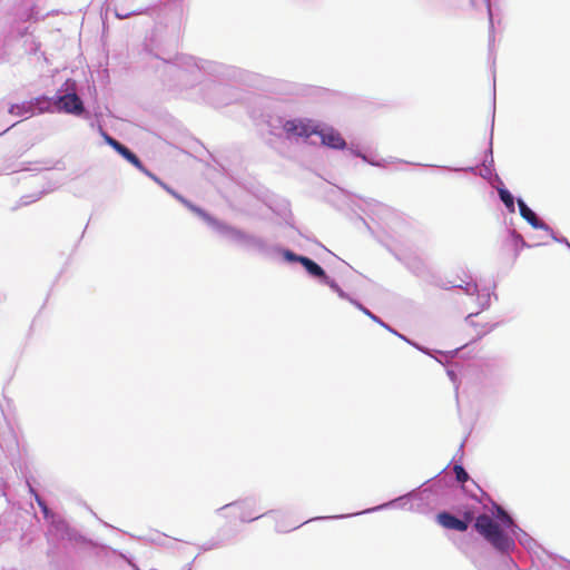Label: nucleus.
Masks as SVG:
<instances>
[{
    "label": "nucleus",
    "mask_w": 570,
    "mask_h": 570,
    "mask_svg": "<svg viewBox=\"0 0 570 570\" xmlns=\"http://www.w3.org/2000/svg\"><path fill=\"white\" fill-rule=\"evenodd\" d=\"M31 110V107H26L24 105H12L9 109L10 114L16 116H21L26 112H29Z\"/></svg>",
    "instance_id": "ddd939ff"
},
{
    "label": "nucleus",
    "mask_w": 570,
    "mask_h": 570,
    "mask_svg": "<svg viewBox=\"0 0 570 570\" xmlns=\"http://www.w3.org/2000/svg\"><path fill=\"white\" fill-rule=\"evenodd\" d=\"M316 135L321 137L322 144L333 149H344L346 142L341 134L333 128L317 129Z\"/></svg>",
    "instance_id": "20e7f679"
},
{
    "label": "nucleus",
    "mask_w": 570,
    "mask_h": 570,
    "mask_svg": "<svg viewBox=\"0 0 570 570\" xmlns=\"http://www.w3.org/2000/svg\"><path fill=\"white\" fill-rule=\"evenodd\" d=\"M499 196H500V199L503 202V204L505 205V207L510 210V212H514V198L513 196L511 195V193L504 188H500L499 189Z\"/></svg>",
    "instance_id": "9b49d317"
},
{
    "label": "nucleus",
    "mask_w": 570,
    "mask_h": 570,
    "mask_svg": "<svg viewBox=\"0 0 570 570\" xmlns=\"http://www.w3.org/2000/svg\"><path fill=\"white\" fill-rule=\"evenodd\" d=\"M284 257L288 262H298L299 263V259L303 258L304 256L296 255L295 253H293L291 250H285L284 252Z\"/></svg>",
    "instance_id": "4468645a"
},
{
    "label": "nucleus",
    "mask_w": 570,
    "mask_h": 570,
    "mask_svg": "<svg viewBox=\"0 0 570 570\" xmlns=\"http://www.w3.org/2000/svg\"><path fill=\"white\" fill-rule=\"evenodd\" d=\"M284 130L288 135L307 138L311 137L312 135H316L317 127L313 126L309 121L287 120L284 124Z\"/></svg>",
    "instance_id": "7ed1b4c3"
},
{
    "label": "nucleus",
    "mask_w": 570,
    "mask_h": 570,
    "mask_svg": "<svg viewBox=\"0 0 570 570\" xmlns=\"http://www.w3.org/2000/svg\"><path fill=\"white\" fill-rule=\"evenodd\" d=\"M107 141L117 153H119L124 158H126L136 168H138V169L144 168L140 159L131 150H129L125 145L120 144L119 141H117L116 139H114L111 137H107Z\"/></svg>",
    "instance_id": "423d86ee"
},
{
    "label": "nucleus",
    "mask_w": 570,
    "mask_h": 570,
    "mask_svg": "<svg viewBox=\"0 0 570 570\" xmlns=\"http://www.w3.org/2000/svg\"><path fill=\"white\" fill-rule=\"evenodd\" d=\"M234 234L239 237V238H244L245 235L242 233V232H234Z\"/></svg>",
    "instance_id": "dca6fc26"
},
{
    "label": "nucleus",
    "mask_w": 570,
    "mask_h": 570,
    "mask_svg": "<svg viewBox=\"0 0 570 570\" xmlns=\"http://www.w3.org/2000/svg\"><path fill=\"white\" fill-rule=\"evenodd\" d=\"M464 291L469 294V295H473L478 292V286L476 284H471V283H468L466 284V287H464Z\"/></svg>",
    "instance_id": "2eb2a0df"
},
{
    "label": "nucleus",
    "mask_w": 570,
    "mask_h": 570,
    "mask_svg": "<svg viewBox=\"0 0 570 570\" xmlns=\"http://www.w3.org/2000/svg\"><path fill=\"white\" fill-rule=\"evenodd\" d=\"M519 212L522 218H524L534 228H547V225L540 220L537 215L527 206L522 200H518Z\"/></svg>",
    "instance_id": "0eeeda50"
},
{
    "label": "nucleus",
    "mask_w": 570,
    "mask_h": 570,
    "mask_svg": "<svg viewBox=\"0 0 570 570\" xmlns=\"http://www.w3.org/2000/svg\"><path fill=\"white\" fill-rule=\"evenodd\" d=\"M439 524L445 529L456 530L463 532L468 529V522L458 519L449 512H441L436 515Z\"/></svg>",
    "instance_id": "39448f33"
},
{
    "label": "nucleus",
    "mask_w": 570,
    "mask_h": 570,
    "mask_svg": "<svg viewBox=\"0 0 570 570\" xmlns=\"http://www.w3.org/2000/svg\"><path fill=\"white\" fill-rule=\"evenodd\" d=\"M58 110L66 114L80 115L83 112V104L76 92L59 96L55 101Z\"/></svg>",
    "instance_id": "f03ea898"
},
{
    "label": "nucleus",
    "mask_w": 570,
    "mask_h": 570,
    "mask_svg": "<svg viewBox=\"0 0 570 570\" xmlns=\"http://www.w3.org/2000/svg\"><path fill=\"white\" fill-rule=\"evenodd\" d=\"M474 529L494 549L501 552H508L514 548V540L488 514L476 517Z\"/></svg>",
    "instance_id": "f257e3e1"
},
{
    "label": "nucleus",
    "mask_w": 570,
    "mask_h": 570,
    "mask_svg": "<svg viewBox=\"0 0 570 570\" xmlns=\"http://www.w3.org/2000/svg\"><path fill=\"white\" fill-rule=\"evenodd\" d=\"M494 509H495V515L499 520V524L500 527L504 530V529H512L515 527V523L513 521V519L510 517V514L501 507V505H498L495 504L494 505Z\"/></svg>",
    "instance_id": "1a4fd4ad"
},
{
    "label": "nucleus",
    "mask_w": 570,
    "mask_h": 570,
    "mask_svg": "<svg viewBox=\"0 0 570 570\" xmlns=\"http://www.w3.org/2000/svg\"><path fill=\"white\" fill-rule=\"evenodd\" d=\"M164 188L170 194L173 195L177 200H179L184 206H186L188 209H190L191 212L196 213L197 215L204 217L205 216V213L203 209H200L199 207L193 205L189 200H187L186 198H184L181 195L177 194L174 189L169 188L168 186L166 185H163Z\"/></svg>",
    "instance_id": "9d476101"
},
{
    "label": "nucleus",
    "mask_w": 570,
    "mask_h": 570,
    "mask_svg": "<svg viewBox=\"0 0 570 570\" xmlns=\"http://www.w3.org/2000/svg\"><path fill=\"white\" fill-rule=\"evenodd\" d=\"M472 315H469L468 321L472 323Z\"/></svg>",
    "instance_id": "f3484780"
},
{
    "label": "nucleus",
    "mask_w": 570,
    "mask_h": 570,
    "mask_svg": "<svg viewBox=\"0 0 570 570\" xmlns=\"http://www.w3.org/2000/svg\"><path fill=\"white\" fill-rule=\"evenodd\" d=\"M453 471L455 473V478L459 482L464 483L469 480V474L464 470V468L460 464H455L453 466Z\"/></svg>",
    "instance_id": "f8f14e48"
},
{
    "label": "nucleus",
    "mask_w": 570,
    "mask_h": 570,
    "mask_svg": "<svg viewBox=\"0 0 570 570\" xmlns=\"http://www.w3.org/2000/svg\"><path fill=\"white\" fill-rule=\"evenodd\" d=\"M299 263L305 267V269L311 275H313L315 277H321V278L327 279V276H326L324 269L318 264H316L314 261H312L311 258L305 256L299 259Z\"/></svg>",
    "instance_id": "6e6552de"
}]
</instances>
